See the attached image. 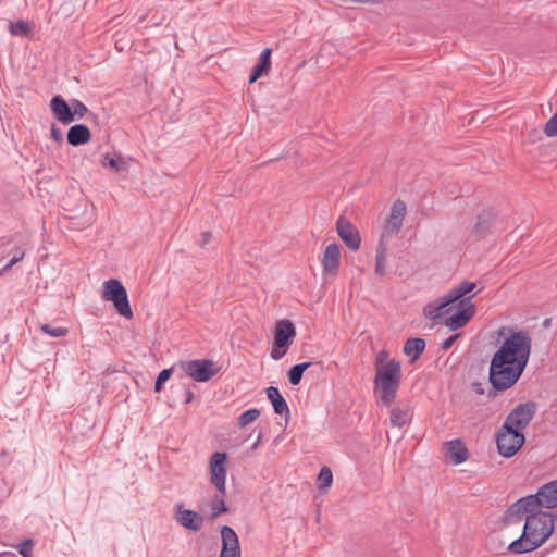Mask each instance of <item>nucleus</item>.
<instances>
[{
	"label": "nucleus",
	"mask_w": 557,
	"mask_h": 557,
	"mask_svg": "<svg viewBox=\"0 0 557 557\" xmlns=\"http://www.w3.org/2000/svg\"><path fill=\"white\" fill-rule=\"evenodd\" d=\"M476 284L474 282L463 281L459 285L449 289L446 295L451 300V302L460 301L462 298H466V295L474 290Z\"/></svg>",
	"instance_id": "nucleus-27"
},
{
	"label": "nucleus",
	"mask_w": 557,
	"mask_h": 557,
	"mask_svg": "<svg viewBox=\"0 0 557 557\" xmlns=\"http://www.w3.org/2000/svg\"><path fill=\"white\" fill-rule=\"evenodd\" d=\"M471 298L472 296H468L458 301L456 311L446 318L445 325L450 331L462 327L475 314V307Z\"/></svg>",
	"instance_id": "nucleus-13"
},
{
	"label": "nucleus",
	"mask_w": 557,
	"mask_h": 557,
	"mask_svg": "<svg viewBox=\"0 0 557 557\" xmlns=\"http://www.w3.org/2000/svg\"><path fill=\"white\" fill-rule=\"evenodd\" d=\"M171 374H172V369H164L159 373L156 384H154L156 392L161 391L162 384L170 379Z\"/></svg>",
	"instance_id": "nucleus-38"
},
{
	"label": "nucleus",
	"mask_w": 557,
	"mask_h": 557,
	"mask_svg": "<svg viewBox=\"0 0 557 557\" xmlns=\"http://www.w3.org/2000/svg\"><path fill=\"white\" fill-rule=\"evenodd\" d=\"M375 273L379 275L385 274V257L383 252H379L375 258Z\"/></svg>",
	"instance_id": "nucleus-40"
},
{
	"label": "nucleus",
	"mask_w": 557,
	"mask_h": 557,
	"mask_svg": "<svg viewBox=\"0 0 557 557\" xmlns=\"http://www.w3.org/2000/svg\"><path fill=\"white\" fill-rule=\"evenodd\" d=\"M40 330L45 333V334H48L52 337H62V336H65L67 334V329L66 327H61V326H58V327H53L49 324H44L40 326Z\"/></svg>",
	"instance_id": "nucleus-36"
},
{
	"label": "nucleus",
	"mask_w": 557,
	"mask_h": 557,
	"mask_svg": "<svg viewBox=\"0 0 557 557\" xmlns=\"http://www.w3.org/2000/svg\"><path fill=\"white\" fill-rule=\"evenodd\" d=\"M174 519L184 529L198 532L205 523V518L197 511L185 508L183 503L174 506Z\"/></svg>",
	"instance_id": "nucleus-14"
},
{
	"label": "nucleus",
	"mask_w": 557,
	"mask_h": 557,
	"mask_svg": "<svg viewBox=\"0 0 557 557\" xmlns=\"http://www.w3.org/2000/svg\"><path fill=\"white\" fill-rule=\"evenodd\" d=\"M33 547L34 541L32 539H25L18 544L14 545V548L22 557H32Z\"/></svg>",
	"instance_id": "nucleus-35"
},
{
	"label": "nucleus",
	"mask_w": 557,
	"mask_h": 557,
	"mask_svg": "<svg viewBox=\"0 0 557 557\" xmlns=\"http://www.w3.org/2000/svg\"><path fill=\"white\" fill-rule=\"evenodd\" d=\"M374 368L373 394L379 405L389 406L396 399L400 386V361L392 358L389 352L383 349L375 356Z\"/></svg>",
	"instance_id": "nucleus-2"
},
{
	"label": "nucleus",
	"mask_w": 557,
	"mask_h": 557,
	"mask_svg": "<svg viewBox=\"0 0 557 557\" xmlns=\"http://www.w3.org/2000/svg\"><path fill=\"white\" fill-rule=\"evenodd\" d=\"M222 549L220 557H240V544L237 533L233 528L223 525L221 528Z\"/></svg>",
	"instance_id": "nucleus-16"
},
{
	"label": "nucleus",
	"mask_w": 557,
	"mask_h": 557,
	"mask_svg": "<svg viewBox=\"0 0 557 557\" xmlns=\"http://www.w3.org/2000/svg\"><path fill=\"white\" fill-rule=\"evenodd\" d=\"M267 397L271 401L274 412L277 414H288L289 408L285 398L281 395L277 387L270 386L265 389Z\"/></svg>",
	"instance_id": "nucleus-25"
},
{
	"label": "nucleus",
	"mask_w": 557,
	"mask_h": 557,
	"mask_svg": "<svg viewBox=\"0 0 557 557\" xmlns=\"http://www.w3.org/2000/svg\"><path fill=\"white\" fill-rule=\"evenodd\" d=\"M337 234L345 245L351 250H358L361 238L358 230L345 218H338L336 222Z\"/></svg>",
	"instance_id": "nucleus-17"
},
{
	"label": "nucleus",
	"mask_w": 557,
	"mask_h": 557,
	"mask_svg": "<svg viewBox=\"0 0 557 557\" xmlns=\"http://www.w3.org/2000/svg\"><path fill=\"white\" fill-rule=\"evenodd\" d=\"M544 133L548 137L557 136V111L553 114V116L546 122L544 127Z\"/></svg>",
	"instance_id": "nucleus-37"
},
{
	"label": "nucleus",
	"mask_w": 557,
	"mask_h": 557,
	"mask_svg": "<svg viewBox=\"0 0 557 557\" xmlns=\"http://www.w3.org/2000/svg\"><path fill=\"white\" fill-rule=\"evenodd\" d=\"M557 507V479L542 485L533 495H528L516 502V510L553 509Z\"/></svg>",
	"instance_id": "nucleus-6"
},
{
	"label": "nucleus",
	"mask_w": 557,
	"mask_h": 557,
	"mask_svg": "<svg viewBox=\"0 0 557 557\" xmlns=\"http://www.w3.org/2000/svg\"><path fill=\"white\" fill-rule=\"evenodd\" d=\"M32 28L27 21H15L10 23L9 33L12 36L23 37L27 36L30 33Z\"/></svg>",
	"instance_id": "nucleus-30"
},
{
	"label": "nucleus",
	"mask_w": 557,
	"mask_h": 557,
	"mask_svg": "<svg viewBox=\"0 0 557 557\" xmlns=\"http://www.w3.org/2000/svg\"><path fill=\"white\" fill-rule=\"evenodd\" d=\"M261 441H262V434H259V435L257 436V440H256V441L253 442V444L251 445L250 449H251V450L257 449V448H258V446L260 445Z\"/></svg>",
	"instance_id": "nucleus-45"
},
{
	"label": "nucleus",
	"mask_w": 557,
	"mask_h": 557,
	"mask_svg": "<svg viewBox=\"0 0 557 557\" xmlns=\"http://www.w3.org/2000/svg\"><path fill=\"white\" fill-rule=\"evenodd\" d=\"M406 214V205L401 200H396L392 208L388 218L384 224V231L382 236H394L397 235L403 226V222Z\"/></svg>",
	"instance_id": "nucleus-15"
},
{
	"label": "nucleus",
	"mask_w": 557,
	"mask_h": 557,
	"mask_svg": "<svg viewBox=\"0 0 557 557\" xmlns=\"http://www.w3.org/2000/svg\"><path fill=\"white\" fill-rule=\"evenodd\" d=\"M25 256L24 250L18 249L17 255L13 257L1 270L0 274L7 273L9 270L12 269L13 265H15L17 262H20Z\"/></svg>",
	"instance_id": "nucleus-39"
},
{
	"label": "nucleus",
	"mask_w": 557,
	"mask_h": 557,
	"mask_svg": "<svg viewBox=\"0 0 557 557\" xmlns=\"http://www.w3.org/2000/svg\"><path fill=\"white\" fill-rule=\"evenodd\" d=\"M311 366V362L295 364L288 371V380L292 385H298L302 379L304 372Z\"/></svg>",
	"instance_id": "nucleus-29"
},
{
	"label": "nucleus",
	"mask_w": 557,
	"mask_h": 557,
	"mask_svg": "<svg viewBox=\"0 0 557 557\" xmlns=\"http://www.w3.org/2000/svg\"><path fill=\"white\" fill-rule=\"evenodd\" d=\"M505 332L507 335L494 355L499 358L505 357L510 361H520L528 364L532 348L530 333L525 330L502 329L499 335H504Z\"/></svg>",
	"instance_id": "nucleus-3"
},
{
	"label": "nucleus",
	"mask_w": 557,
	"mask_h": 557,
	"mask_svg": "<svg viewBox=\"0 0 557 557\" xmlns=\"http://www.w3.org/2000/svg\"><path fill=\"white\" fill-rule=\"evenodd\" d=\"M556 518H557V513H556Z\"/></svg>",
	"instance_id": "nucleus-48"
},
{
	"label": "nucleus",
	"mask_w": 557,
	"mask_h": 557,
	"mask_svg": "<svg viewBox=\"0 0 557 557\" xmlns=\"http://www.w3.org/2000/svg\"><path fill=\"white\" fill-rule=\"evenodd\" d=\"M516 502L508 508L507 516L521 520L525 518L522 534L512 541L508 549L516 554L532 552L544 544L554 532V518L541 509L516 510Z\"/></svg>",
	"instance_id": "nucleus-1"
},
{
	"label": "nucleus",
	"mask_w": 557,
	"mask_h": 557,
	"mask_svg": "<svg viewBox=\"0 0 557 557\" xmlns=\"http://www.w3.org/2000/svg\"><path fill=\"white\" fill-rule=\"evenodd\" d=\"M100 163L104 169H109L115 173L126 172L128 170L127 160L117 153H104Z\"/></svg>",
	"instance_id": "nucleus-23"
},
{
	"label": "nucleus",
	"mask_w": 557,
	"mask_h": 557,
	"mask_svg": "<svg viewBox=\"0 0 557 557\" xmlns=\"http://www.w3.org/2000/svg\"><path fill=\"white\" fill-rule=\"evenodd\" d=\"M505 332L507 335L494 355L499 358L505 357L510 361H520L528 364L532 348L530 333L525 330L502 329L499 335H504Z\"/></svg>",
	"instance_id": "nucleus-4"
},
{
	"label": "nucleus",
	"mask_w": 557,
	"mask_h": 557,
	"mask_svg": "<svg viewBox=\"0 0 557 557\" xmlns=\"http://www.w3.org/2000/svg\"><path fill=\"white\" fill-rule=\"evenodd\" d=\"M295 337L296 329L294 324L286 319L280 320L275 324L274 344L270 352L271 358L273 360L282 359L286 355Z\"/></svg>",
	"instance_id": "nucleus-9"
},
{
	"label": "nucleus",
	"mask_w": 557,
	"mask_h": 557,
	"mask_svg": "<svg viewBox=\"0 0 557 557\" xmlns=\"http://www.w3.org/2000/svg\"><path fill=\"white\" fill-rule=\"evenodd\" d=\"M536 412V406L533 401H527L517 405L506 417L503 424H507L510 429L523 432L530 424Z\"/></svg>",
	"instance_id": "nucleus-12"
},
{
	"label": "nucleus",
	"mask_w": 557,
	"mask_h": 557,
	"mask_svg": "<svg viewBox=\"0 0 557 557\" xmlns=\"http://www.w3.org/2000/svg\"><path fill=\"white\" fill-rule=\"evenodd\" d=\"M270 57H271V49L265 48L261 51L259 57V64L265 66L267 69L270 67Z\"/></svg>",
	"instance_id": "nucleus-42"
},
{
	"label": "nucleus",
	"mask_w": 557,
	"mask_h": 557,
	"mask_svg": "<svg viewBox=\"0 0 557 557\" xmlns=\"http://www.w3.org/2000/svg\"><path fill=\"white\" fill-rule=\"evenodd\" d=\"M525 367L527 364L520 361H510L493 355L488 371L490 383L496 391L509 389L519 381Z\"/></svg>",
	"instance_id": "nucleus-5"
},
{
	"label": "nucleus",
	"mask_w": 557,
	"mask_h": 557,
	"mask_svg": "<svg viewBox=\"0 0 557 557\" xmlns=\"http://www.w3.org/2000/svg\"><path fill=\"white\" fill-rule=\"evenodd\" d=\"M50 109L54 117L64 125H67L74 121V116L71 110V102L67 103L64 98L57 95L50 102Z\"/></svg>",
	"instance_id": "nucleus-19"
},
{
	"label": "nucleus",
	"mask_w": 557,
	"mask_h": 557,
	"mask_svg": "<svg viewBox=\"0 0 557 557\" xmlns=\"http://www.w3.org/2000/svg\"><path fill=\"white\" fill-rule=\"evenodd\" d=\"M339 247L337 244L333 243L325 247L323 258H322V267L325 273L335 274L339 267Z\"/></svg>",
	"instance_id": "nucleus-20"
},
{
	"label": "nucleus",
	"mask_w": 557,
	"mask_h": 557,
	"mask_svg": "<svg viewBox=\"0 0 557 557\" xmlns=\"http://www.w3.org/2000/svg\"><path fill=\"white\" fill-rule=\"evenodd\" d=\"M227 454L215 451L209 460L210 482L222 496L226 495Z\"/></svg>",
	"instance_id": "nucleus-10"
},
{
	"label": "nucleus",
	"mask_w": 557,
	"mask_h": 557,
	"mask_svg": "<svg viewBox=\"0 0 557 557\" xmlns=\"http://www.w3.org/2000/svg\"><path fill=\"white\" fill-rule=\"evenodd\" d=\"M210 511L211 517L215 518L219 517L221 513H224L227 511V507L224 502V496L219 493L215 497H213L210 502Z\"/></svg>",
	"instance_id": "nucleus-31"
},
{
	"label": "nucleus",
	"mask_w": 557,
	"mask_h": 557,
	"mask_svg": "<svg viewBox=\"0 0 557 557\" xmlns=\"http://www.w3.org/2000/svg\"><path fill=\"white\" fill-rule=\"evenodd\" d=\"M209 239H210V234L209 233H203L202 234V242H201V245H206L209 243Z\"/></svg>",
	"instance_id": "nucleus-46"
},
{
	"label": "nucleus",
	"mask_w": 557,
	"mask_h": 557,
	"mask_svg": "<svg viewBox=\"0 0 557 557\" xmlns=\"http://www.w3.org/2000/svg\"><path fill=\"white\" fill-rule=\"evenodd\" d=\"M268 69L259 63H257L253 69H252V72L250 74V77H249V83L252 84L255 83L264 71H267Z\"/></svg>",
	"instance_id": "nucleus-41"
},
{
	"label": "nucleus",
	"mask_w": 557,
	"mask_h": 557,
	"mask_svg": "<svg viewBox=\"0 0 557 557\" xmlns=\"http://www.w3.org/2000/svg\"><path fill=\"white\" fill-rule=\"evenodd\" d=\"M71 110L74 121L83 119L88 112V108L78 99L71 100Z\"/></svg>",
	"instance_id": "nucleus-34"
},
{
	"label": "nucleus",
	"mask_w": 557,
	"mask_h": 557,
	"mask_svg": "<svg viewBox=\"0 0 557 557\" xmlns=\"http://www.w3.org/2000/svg\"><path fill=\"white\" fill-rule=\"evenodd\" d=\"M182 370L196 382H208L219 369L211 359H194L181 363Z\"/></svg>",
	"instance_id": "nucleus-11"
},
{
	"label": "nucleus",
	"mask_w": 557,
	"mask_h": 557,
	"mask_svg": "<svg viewBox=\"0 0 557 557\" xmlns=\"http://www.w3.org/2000/svg\"><path fill=\"white\" fill-rule=\"evenodd\" d=\"M91 138L89 128L84 124H75L67 132V141L72 146H81Z\"/></svg>",
	"instance_id": "nucleus-22"
},
{
	"label": "nucleus",
	"mask_w": 557,
	"mask_h": 557,
	"mask_svg": "<svg viewBox=\"0 0 557 557\" xmlns=\"http://www.w3.org/2000/svg\"><path fill=\"white\" fill-rule=\"evenodd\" d=\"M451 300L446 294L426 304L423 308V314L426 319L436 321L449 311Z\"/></svg>",
	"instance_id": "nucleus-18"
},
{
	"label": "nucleus",
	"mask_w": 557,
	"mask_h": 557,
	"mask_svg": "<svg viewBox=\"0 0 557 557\" xmlns=\"http://www.w3.org/2000/svg\"><path fill=\"white\" fill-rule=\"evenodd\" d=\"M425 349V342L422 338H409L404 345V354L414 362Z\"/></svg>",
	"instance_id": "nucleus-26"
},
{
	"label": "nucleus",
	"mask_w": 557,
	"mask_h": 557,
	"mask_svg": "<svg viewBox=\"0 0 557 557\" xmlns=\"http://www.w3.org/2000/svg\"><path fill=\"white\" fill-rule=\"evenodd\" d=\"M260 416V410L257 408H251L246 410L238 417V426L245 428L248 424L255 422Z\"/></svg>",
	"instance_id": "nucleus-33"
},
{
	"label": "nucleus",
	"mask_w": 557,
	"mask_h": 557,
	"mask_svg": "<svg viewBox=\"0 0 557 557\" xmlns=\"http://www.w3.org/2000/svg\"><path fill=\"white\" fill-rule=\"evenodd\" d=\"M446 450L454 465H460L468 459V449L459 438L447 442Z\"/></svg>",
	"instance_id": "nucleus-21"
},
{
	"label": "nucleus",
	"mask_w": 557,
	"mask_h": 557,
	"mask_svg": "<svg viewBox=\"0 0 557 557\" xmlns=\"http://www.w3.org/2000/svg\"><path fill=\"white\" fill-rule=\"evenodd\" d=\"M525 437L523 432L510 429L507 424H503L496 434L497 450L500 456L510 458L515 456L523 446Z\"/></svg>",
	"instance_id": "nucleus-8"
},
{
	"label": "nucleus",
	"mask_w": 557,
	"mask_h": 557,
	"mask_svg": "<svg viewBox=\"0 0 557 557\" xmlns=\"http://www.w3.org/2000/svg\"><path fill=\"white\" fill-rule=\"evenodd\" d=\"M102 299L111 301L115 310L124 318L131 319L133 311L128 301L126 288L116 278H110L102 285Z\"/></svg>",
	"instance_id": "nucleus-7"
},
{
	"label": "nucleus",
	"mask_w": 557,
	"mask_h": 557,
	"mask_svg": "<svg viewBox=\"0 0 557 557\" xmlns=\"http://www.w3.org/2000/svg\"><path fill=\"white\" fill-rule=\"evenodd\" d=\"M391 424L395 428H403L411 420V409L408 405H400L391 409Z\"/></svg>",
	"instance_id": "nucleus-24"
},
{
	"label": "nucleus",
	"mask_w": 557,
	"mask_h": 557,
	"mask_svg": "<svg viewBox=\"0 0 557 557\" xmlns=\"http://www.w3.org/2000/svg\"><path fill=\"white\" fill-rule=\"evenodd\" d=\"M333 482V474L329 467H323L317 479V485L319 490H325L331 486Z\"/></svg>",
	"instance_id": "nucleus-32"
},
{
	"label": "nucleus",
	"mask_w": 557,
	"mask_h": 557,
	"mask_svg": "<svg viewBox=\"0 0 557 557\" xmlns=\"http://www.w3.org/2000/svg\"><path fill=\"white\" fill-rule=\"evenodd\" d=\"M193 397H194L193 392L190 389H187L185 403H187V404L190 403L193 400Z\"/></svg>",
	"instance_id": "nucleus-47"
},
{
	"label": "nucleus",
	"mask_w": 557,
	"mask_h": 557,
	"mask_svg": "<svg viewBox=\"0 0 557 557\" xmlns=\"http://www.w3.org/2000/svg\"><path fill=\"white\" fill-rule=\"evenodd\" d=\"M458 336H459V334H455V335H451V336H449L448 338H446V339L443 342V344H442V348H443L444 350L449 349V348L453 346V344L455 343V341L458 338Z\"/></svg>",
	"instance_id": "nucleus-43"
},
{
	"label": "nucleus",
	"mask_w": 557,
	"mask_h": 557,
	"mask_svg": "<svg viewBox=\"0 0 557 557\" xmlns=\"http://www.w3.org/2000/svg\"><path fill=\"white\" fill-rule=\"evenodd\" d=\"M51 136L55 141H61L63 138L61 132L54 125L51 127Z\"/></svg>",
	"instance_id": "nucleus-44"
},
{
	"label": "nucleus",
	"mask_w": 557,
	"mask_h": 557,
	"mask_svg": "<svg viewBox=\"0 0 557 557\" xmlns=\"http://www.w3.org/2000/svg\"><path fill=\"white\" fill-rule=\"evenodd\" d=\"M492 224V218L490 214H481L478 216V221L475 223L474 230L472 231V236L475 239L483 237L487 231L490 230Z\"/></svg>",
	"instance_id": "nucleus-28"
}]
</instances>
